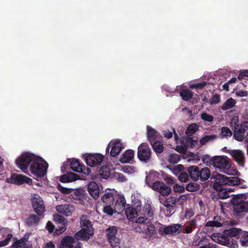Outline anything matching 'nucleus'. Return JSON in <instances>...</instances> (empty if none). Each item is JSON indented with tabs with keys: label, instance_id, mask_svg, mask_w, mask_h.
I'll return each mask as SVG.
<instances>
[{
	"label": "nucleus",
	"instance_id": "nucleus-50",
	"mask_svg": "<svg viewBox=\"0 0 248 248\" xmlns=\"http://www.w3.org/2000/svg\"><path fill=\"white\" fill-rule=\"evenodd\" d=\"M54 220L56 222L62 224L63 225L66 222L65 218L63 216L59 214L54 215Z\"/></svg>",
	"mask_w": 248,
	"mask_h": 248
},
{
	"label": "nucleus",
	"instance_id": "nucleus-46",
	"mask_svg": "<svg viewBox=\"0 0 248 248\" xmlns=\"http://www.w3.org/2000/svg\"><path fill=\"white\" fill-rule=\"evenodd\" d=\"M125 200L124 196L119 197V198L116 200L115 207L118 208L120 207L121 209H124L125 207Z\"/></svg>",
	"mask_w": 248,
	"mask_h": 248
},
{
	"label": "nucleus",
	"instance_id": "nucleus-17",
	"mask_svg": "<svg viewBox=\"0 0 248 248\" xmlns=\"http://www.w3.org/2000/svg\"><path fill=\"white\" fill-rule=\"evenodd\" d=\"M229 177L223 175L217 174L215 177V182L213 184L214 189H219L220 187H227L228 185Z\"/></svg>",
	"mask_w": 248,
	"mask_h": 248
},
{
	"label": "nucleus",
	"instance_id": "nucleus-14",
	"mask_svg": "<svg viewBox=\"0 0 248 248\" xmlns=\"http://www.w3.org/2000/svg\"><path fill=\"white\" fill-rule=\"evenodd\" d=\"M160 202L166 208L167 212L169 213L168 216H170L175 212V208L177 204L176 199L172 196L166 199L164 201L159 199Z\"/></svg>",
	"mask_w": 248,
	"mask_h": 248
},
{
	"label": "nucleus",
	"instance_id": "nucleus-27",
	"mask_svg": "<svg viewBox=\"0 0 248 248\" xmlns=\"http://www.w3.org/2000/svg\"><path fill=\"white\" fill-rule=\"evenodd\" d=\"M134 153L132 150H126L120 158V162L122 163H126L132 161L134 156Z\"/></svg>",
	"mask_w": 248,
	"mask_h": 248
},
{
	"label": "nucleus",
	"instance_id": "nucleus-23",
	"mask_svg": "<svg viewBox=\"0 0 248 248\" xmlns=\"http://www.w3.org/2000/svg\"><path fill=\"white\" fill-rule=\"evenodd\" d=\"M75 237L70 236L64 237L62 240L60 247V248H74V244L75 243Z\"/></svg>",
	"mask_w": 248,
	"mask_h": 248
},
{
	"label": "nucleus",
	"instance_id": "nucleus-60",
	"mask_svg": "<svg viewBox=\"0 0 248 248\" xmlns=\"http://www.w3.org/2000/svg\"><path fill=\"white\" fill-rule=\"evenodd\" d=\"M57 188L58 190L62 193L63 194H69L72 191V189L68 188L66 187H64L61 186L60 184H58L57 186Z\"/></svg>",
	"mask_w": 248,
	"mask_h": 248
},
{
	"label": "nucleus",
	"instance_id": "nucleus-41",
	"mask_svg": "<svg viewBox=\"0 0 248 248\" xmlns=\"http://www.w3.org/2000/svg\"><path fill=\"white\" fill-rule=\"evenodd\" d=\"M236 102L234 99L230 98L222 105L221 108L224 110H227L232 108L235 104Z\"/></svg>",
	"mask_w": 248,
	"mask_h": 248
},
{
	"label": "nucleus",
	"instance_id": "nucleus-53",
	"mask_svg": "<svg viewBox=\"0 0 248 248\" xmlns=\"http://www.w3.org/2000/svg\"><path fill=\"white\" fill-rule=\"evenodd\" d=\"M109 242L113 248H121V240L117 237L114 238V239H113L112 240H110Z\"/></svg>",
	"mask_w": 248,
	"mask_h": 248
},
{
	"label": "nucleus",
	"instance_id": "nucleus-7",
	"mask_svg": "<svg viewBox=\"0 0 248 248\" xmlns=\"http://www.w3.org/2000/svg\"><path fill=\"white\" fill-rule=\"evenodd\" d=\"M159 224L161 227L158 229V232L161 235H176L181 232L182 226L180 224H174L167 226H164L160 223Z\"/></svg>",
	"mask_w": 248,
	"mask_h": 248
},
{
	"label": "nucleus",
	"instance_id": "nucleus-1",
	"mask_svg": "<svg viewBox=\"0 0 248 248\" xmlns=\"http://www.w3.org/2000/svg\"><path fill=\"white\" fill-rule=\"evenodd\" d=\"M81 229L75 234L77 240H88L93 234V228L88 216L82 215L80 217Z\"/></svg>",
	"mask_w": 248,
	"mask_h": 248
},
{
	"label": "nucleus",
	"instance_id": "nucleus-24",
	"mask_svg": "<svg viewBox=\"0 0 248 248\" xmlns=\"http://www.w3.org/2000/svg\"><path fill=\"white\" fill-rule=\"evenodd\" d=\"M221 218L219 216H215L213 220H210L206 222L205 226L206 227L218 228L222 226L223 222Z\"/></svg>",
	"mask_w": 248,
	"mask_h": 248
},
{
	"label": "nucleus",
	"instance_id": "nucleus-54",
	"mask_svg": "<svg viewBox=\"0 0 248 248\" xmlns=\"http://www.w3.org/2000/svg\"><path fill=\"white\" fill-rule=\"evenodd\" d=\"M221 134L223 137H231L232 135V133L231 130L227 127L224 126L221 128Z\"/></svg>",
	"mask_w": 248,
	"mask_h": 248
},
{
	"label": "nucleus",
	"instance_id": "nucleus-61",
	"mask_svg": "<svg viewBox=\"0 0 248 248\" xmlns=\"http://www.w3.org/2000/svg\"><path fill=\"white\" fill-rule=\"evenodd\" d=\"M220 101V95L218 94H214L212 98L210 99V103L211 105L216 104L219 103Z\"/></svg>",
	"mask_w": 248,
	"mask_h": 248
},
{
	"label": "nucleus",
	"instance_id": "nucleus-56",
	"mask_svg": "<svg viewBox=\"0 0 248 248\" xmlns=\"http://www.w3.org/2000/svg\"><path fill=\"white\" fill-rule=\"evenodd\" d=\"M201 118L205 121L212 122L214 120L212 115L207 114L206 112H203L201 114Z\"/></svg>",
	"mask_w": 248,
	"mask_h": 248
},
{
	"label": "nucleus",
	"instance_id": "nucleus-48",
	"mask_svg": "<svg viewBox=\"0 0 248 248\" xmlns=\"http://www.w3.org/2000/svg\"><path fill=\"white\" fill-rule=\"evenodd\" d=\"M72 197L74 199L81 201L84 198V195L81 191L76 190L72 194Z\"/></svg>",
	"mask_w": 248,
	"mask_h": 248
},
{
	"label": "nucleus",
	"instance_id": "nucleus-26",
	"mask_svg": "<svg viewBox=\"0 0 248 248\" xmlns=\"http://www.w3.org/2000/svg\"><path fill=\"white\" fill-rule=\"evenodd\" d=\"M147 139L150 143H151L156 141L158 135L157 132L149 125L147 126Z\"/></svg>",
	"mask_w": 248,
	"mask_h": 248
},
{
	"label": "nucleus",
	"instance_id": "nucleus-28",
	"mask_svg": "<svg viewBox=\"0 0 248 248\" xmlns=\"http://www.w3.org/2000/svg\"><path fill=\"white\" fill-rule=\"evenodd\" d=\"M35 214L30 215L25 219V223L28 226L37 225L40 221V218Z\"/></svg>",
	"mask_w": 248,
	"mask_h": 248
},
{
	"label": "nucleus",
	"instance_id": "nucleus-51",
	"mask_svg": "<svg viewBox=\"0 0 248 248\" xmlns=\"http://www.w3.org/2000/svg\"><path fill=\"white\" fill-rule=\"evenodd\" d=\"M13 237V235L12 234H8L6 236V238L4 240L0 241V248H2L6 246H7L9 244V242L11 241Z\"/></svg>",
	"mask_w": 248,
	"mask_h": 248
},
{
	"label": "nucleus",
	"instance_id": "nucleus-47",
	"mask_svg": "<svg viewBox=\"0 0 248 248\" xmlns=\"http://www.w3.org/2000/svg\"><path fill=\"white\" fill-rule=\"evenodd\" d=\"M202 161L207 166L213 165L214 157H211L209 155H204L202 157Z\"/></svg>",
	"mask_w": 248,
	"mask_h": 248
},
{
	"label": "nucleus",
	"instance_id": "nucleus-64",
	"mask_svg": "<svg viewBox=\"0 0 248 248\" xmlns=\"http://www.w3.org/2000/svg\"><path fill=\"white\" fill-rule=\"evenodd\" d=\"M148 221H149V220H146L144 216L143 217H140L136 219V222L139 223V225H142L143 226L147 224Z\"/></svg>",
	"mask_w": 248,
	"mask_h": 248
},
{
	"label": "nucleus",
	"instance_id": "nucleus-9",
	"mask_svg": "<svg viewBox=\"0 0 248 248\" xmlns=\"http://www.w3.org/2000/svg\"><path fill=\"white\" fill-rule=\"evenodd\" d=\"M6 182L9 184H13L16 185H21L24 183L32 185V180L31 178L16 173H12L10 177L6 179Z\"/></svg>",
	"mask_w": 248,
	"mask_h": 248
},
{
	"label": "nucleus",
	"instance_id": "nucleus-45",
	"mask_svg": "<svg viewBox=\"0 0 248 248\" xmlns=\"http://www.w3.org/2000/svg\"><path fill=\"white\" fill-rule=\"evenodd\" d=\"M200 187V186L199 184L191 182L187 185V186H186V189L188 191L194 192L199 190Z\"/></svg>",
	"mask_w": 248,
	"mask_h": 248
},
{
	"label": "nucleus",
	"instance_id": "nucleus-29",
	"mask_svg": "<svg viewBox=\"0 0 248 248\" xmlns=\"http://www.w3.org/2000/svg\"><path fill=\"white\" fill-rule=\"evenodd\" d=\"M71 208H72V206H70L68 204H63L58 205L56 207V209L59 212L68 217L72 215Z\"/></svg>",
	"mask_w": 248,
	"mask_h": 248
},
{
	"label": "nucleus",
	"instance_id": "nucleus-32",
	"mask_svg": "<svg viewBox=\"0 0 248 248\" xmlns=\"http://www.w3.org/2000/svg\"><path fill=\"white\" fill-rule=\"evenodd\" d=\"M158 176V173L154 170L150 171L148 175L146 176L145 183L150 187H151L152 184L154 183Z\"/></svg>",
	"mask_w": 248,
	"mask_h": 248
},
{
	"label": "nucleus",
	"instance_id": "nucleus-33",
	"mask_svg": "<svg viewBox=\"0 0 248 248\" xmlns=\"http://www.w3.org/2000/svg\"><path fill=\"white\" fill-rule=\"evenodd\" d=\"M199 129V125L195 123H193L189 124L186 131V134L188 137L192 136L195 134Z\"/></svg>",
	"mask_w": 248,
	"mask_h": 248
},
{
	"label": "nucleus",
	"instance_id": "nucleus-20",
	"mask_svg": "<svg viewBox=\"0 0 248 248\" xmlns=\"http://www.w3.org/2000/svg\"><path fill=\"white\" fill-rule=\"evenodd\" d=\"M197 221L195 219H192L187 221L183 226V230L181 232L185 233H190L194 230L197 227Z\"/></svg>",
	"mask_w": 248,
	"mask_h": 248
},
{
	"label": "nucleus",
	"instance_id": "nucleus-52",
	"mask_svg": "<svg viewBox=\"0 0 248 248\" xmlns=\"http://www.w3.org/2000/svg\"><path fill=\"white\" fill-rule=\"evenodd\" d=\"M241 179L236 177H229L228 185H238L241 183Z\"/></svg>",
	"mask_w": 248,
	"mask_h": 248
},
{
	"label": "nucleus",
	"instance_id": "nucleus-4",
	"mask_svg": "<svg viewBox=\"0 0 248 248\" xmlns=\"http://www.w3.org/2000/svg\"><path fill=\"white\" fill-rule=\"evenodd\" d=\"M36 156L31 153H23L16 160L15 163L18 168L20 169L23 172L29 174L28 167L30 168L31 163L35 161Z\"/></svg>",
	"mask_w": 248,
	"mask_h": 248
},
{
	"label": "nucleus",
	"instance_id": "nucleus-49",
	"mask_svg": "<svg viewBox=\"0 0 248 248\" xmlns=\"http://www.w3.org/2000/svg\"><path fill=\"white\" fill-rule=\"evenodd\" d=\"M180 160V157L176 154H172L169 155V162L170 163L175 164Z\"/></svg>",
	"mask_w": 248,
	"mask_h": 248
},
{
	"label": "nucleus",
	"instance_id": "nucleus-21",
	"mask_svg": "<svg viewBox=\"0 0 248 248\" xmlns=\"http://www.w3.org/2000/svg\"><path fill=\"white\" fill-rule=\"evenodd\" d=\"M88 190L90 194L94 199L99 197V187L97 183L95 182H92L88 184Z\"/></svg>",
	"mask_w": 248,
	"mask_h": 248
},
{
	"label": "nucleus",
	"instance_id": "nucleus-40",
	"mask_svg": "<svg viewBox=\"0 0 248 248\" xmlns=\"http://www.w3.org/2000/svg\"><path fill=\"white\" fill-rule=\"evenodd\" d=\"M99 174L102 178L107 179L110 175V170L107 166H103L99 170Z\"/></svg>",
	"mask_w": 248,
	"mask_h": 248
},
{
	"label": "nucleus",
	"instance_id": "nucleus-38",
	"mask_svg": "<svg viewBox=\"0 0 248 248\" xmlns=\"http://www.w3.org/2000/svg\"><path fill=\"white\" fill-rule=\"evenodd\" d=\"M125 215L129 220H132L137 216L138 213L136 209L129 207L125 209Z\"/></svg>",
	"mask_w": 248,
	"mask_h": 248
},
{
	"label": "nucleus",
	"instance_id": "nucleus-62",
	"mask_svg": "<svg viewBox=\"0 0 248 248\" xmlns=\"http://www.w3.org/2000/svg\"><path fill=\"white\" fill-rule=\"evenodd\" d=\"M239 120V119L238 116H234L232 118L230 122V126L232 129L235 126L240 124H238Z\"/></svg>",
	"mask_w": 248,
	"mask_h": 248
},
{
	"label": "nucleus",
	"instance_id": "nucleus-31",
	"mask_svg": "<svg viewBox=\"0 0 248 248\" xmlns=\"http://www.w3.org/2000/svg\"><path fill=\"white\" fill-rule=\"evenodd\" d=\"M217 190L218 199H225L230 197L229 192H232L231 189L227 188V187H220L219 189H215Z\"/></svg>",
	"mask_w": 248,
	"mask_h": 248
},
{
	"label": "nucleus",
	"instance_id": "nucleus-30",
	"mask_svg": "<svg viewBox=\"0 0 248 248\" xmlns=\"http://www.w3.org/2000/svg\"><path fill=\"white\" fill-rule=\"evenodd\" d=\"M113 192L110 191L106 192L102 196V201L106 205H113L115 200Z\"/></svg>",
	"mask_w": 248,
	"mask_h": 248
},
{
	"label": "nucleus",
	"instance_id": "nucleus-3",
	"mask_svg": "<svg viewBox=\"0 0 248 248\" xmlns=\"http://www.w3.org/2000/svg\"><path fill=\"white\" fill-rule=\"evenodd\" d=\"M241 230L236 228H232L228 230H224V234L221 233H214L211 238L212 240L218 244L226 246L230 244V239L228 236L235 237L240 235Z\"/></svg>",
	"mask_w": 248,
	"mask_h": 248
},
{
	"label": "nucleus",
	"instance_id": "nucleus-63",
	"mask_svg": "<svg viewBox=\"0 0 248 248\" xmlns=\"http://www.w3.org/2000/svg\"><path fill=\"white\" fill-rule=\"evenodd\" d=\"M78 170L79 171H78V172L82 173L86 175H88L91 172V170L89 168L86 167L83 164L82 165Z\"/></svg>",
	"mask_w": 248,
	"mask_h": 248
},
{
	"label": "nucleus",
	"instance_id": "nucleus-2",
	"mask_svg": "<svg viewBox=\"0 0 248 248\" xmlns=\"http://www.w3.org/2000/svg\"><path fill=\"white\" fill-rule=\"evenodd\" d=\"M48 164L41 157L36 156L35 161H34L30 166V170L32 176L34 179L39 180L46 173L48 168Z\"/></svg>",
	"mask_w": 248,
	"mask_h": 248
},
{
	"label": "nucleus",
	"instance_id": "nucleus-34",
	"mask_svg": "<svg viewBox=\"0 0 248 248\" xmlns=\"http://www.w3.org/2000/svg\"><path fill=\"white\" fill-rule=\"evenodd\" d=\"M180 95L183 100L187 101L193 97V93L189 89H183L180 92Z\"/></svg>",
	"mask_w": 248,
	"mask_h": 248
},
{
	"label": "nucleus",
	"instance_id": "nucleus-22",
	"mask_svg": "<svg viewBox=\"0 0 248 248\" xmlns=\"http://www.w3.org/2000/svg\"><path fill=\"white\" fill-rule=\"evenodd\" d=\"M155 209L150 204H145L143 208V215L149 221L154 218Z\"/></svg>",
	"mask_w": 248,
	"mask_h": 248
},
{
	"label": "nucleus",
	"instance_id": "nucleus-43",
	"mask_svg": "<svg viewBox=\"0 0 248 248\" xmlns=\"http://www.w3.org/2000/svg\"><path fill=\"white\" fill-rule=\"evenodd\" d=\"M239 237H240V244L242 246H248V232H241Z\"/></svg>",
	"mask_w": 248,
	"mask_h": 248
},
{
	"label": "nucleus",
	"instance_id": "nucleus-39",
	"mask_svg": "<svg viewBox=\"0 0 248 248\" xmlns=\"http://www.w3.org/2000/svg\"><path fill=\"white\" fill-rule=\"evenodd\" d=\"M154 151L156 153V154H161L164 150L163 144L158 141H155L154 142L150 143Z\"/></svg>",
	"mask_w": 248,
	"mask_h": 248
},
{
	"label": "nucleus",
	"instance_id": "nucleus-36",
	"mask_svg": "<svg viewBox=\"0 0 248 248\" xmlns=\"http://www.w3.org/2000/svg\"><path fill=\"white\" fill-rule=\"evenodd\" d=\"M217 138V136L216 134L210 135H206L202 137L199 140L200 146H203L210 141H213L216 140Z\"/></svg>",
	"mask_w": 248,
	"mask_h": 248
},
{
	"label": "nucleus",
	"instance_id": "nucleus-10",
	"mask_svg": "<svg viewBox=\"0 0 248 248\" xmlns=\"http://www.w3.org/2000/svg\"><path fill=\"white\" fill-rule=\"evenodd\" d=\"M248 129V122L245 121L236 125L233 129V138L239 141H242L244 139V135Z\"/></svg>",
	"mask_w": 248,
	"mask_h": 248
},
{
	"label": "nucleus",
	"instance_id": "nucleus-13",
	"mask_svg": "<svg viewBox=\"0 0 248 248\" xmlns=\"http://www.w3.org/2000/svg\"><path fill=\"white\" fill-rule=\"evenodd\" d=\"M30 235V233H26L20 239H17L16 237L14 238V243L10 246V248H32L31 244L27 243Z\"/></svg>",
	"mask_w": 248,
	"mask_h": 248
},
{
	"label": "nucleus",
	"instance_id": "nucleus-11",
	"mask_svg": "<svg viewBox=\"0 0 248 248\" xmlns=\"http://www.w3.org/2000/svg\"><path fill=\"white\" fill-rule=\"evenodd\" d=\"M32 206L34 211L38 216H41L45 211L43 200L38 195H34L31 199Z\"/></svg>",
	"mask_w": 248,
	"mask_h": 248
},
{
	"label": "nucleus",
	"instance_id": "nucleus-55",
	"mask_svg": "<svg viewBox=\"0 0 248 248\" xmlns=\"http://www.w3.org/2000/svg\"><path fill=\"white\" fill-rule=\"evenodd\" d=\"M69 182L75 181L79 179V176L78 174L74 172H70L67 173Z\"/></svg>",
	"mask_w": 248,
	"mask_h": 248
},
{
	"label": "nucleus",
	"instance_id": "nucleus-15",
	"mask_svg": "<svg viewBox=\"0 0 248 248\" xmlns=\"http://www.w3.org/2000/svg\"><path fill=\"white\" fill-rule=\"evenodd\" d=\"M104 159V156L100 154L88 155L85 159L86 164L90 167L99 165Z\"/></svg>",
	"mask_w": 248,
	"mask_h": 248
},
{
	"label": "nucleus",
	"instance_id": "nucleus-12",
	"mask_svg": "<svg viewBox=\"0 0 248 248\" xmlns=\"http://www.w3.org/2000/svg\"><path fill=\"white\" fill-rule=\"evenodd\" d=\"M151 188L154 190L158 192L162 196L168 195L171 191L170 186L159 181H156L153 183Z\"/></svg>",
	"mask_w": 248,
	"mask_h": 248
},
{
	"label": "nucleus",
	"instance_id": "nucleus-57",
	"mask_svg": "<svg viewBox=\"0 0 248 248\" xmlns=\"http://www.w3.org/2000/svg\"><path fill=\"white\" fill-rule=\"evenodd\" d=\"M207 84V82L206 81H203L199 83H194L190 86L191 89H202Z\"/></svg>",
	"mask_w": 248,
	"mask_h": 248
},
{
	"label": "nucleus",
	"instance_id": "nucleus-25",
	"mask_svg": "<svg viewBox=\"0 0 248 248\" xmlns=\"http://www.w3.org/2000/svg\"><path fill=\"white\" fill-rule=\"evenodd\" d=\"M200 171L199 167L196 166H191L188 168V172L190 177L195 181L199 179Z\"/></svg>",
	"mask_w": 248,
	"mask_h": 248
},
{
	"label": "nucleus",
	"instance_id": "nucleus-42",
	"mask_svg": "<svg viewBox=\"0 0 248 248\" xmlns=\"http://www.w3.org/2000/svg\"><path fill=\"white\" fill-rule=\"evenodd\" d=\"M198 137H193L192 136L191 137H188L186 138V142L187 146L190 147V148H193L195 147L196 145L198 144Z\"/></svg>",
	"mask_w": 248,
	"mask_h": 248
},
{
	"label": "nucleus",
	"instance_id": "nucleus-37",
	"mask_svg": "<svg viewBox=\"0 0 248 248\" xmlns=\"http://www.w3.org/2000/svg\"><path fill=\"white\" fill-rule=\"evenodd\" d=\"M107 236L108 241L112 240L114 238H117L116 235L117 233V229L115 226L109 227L106 230Z\"/></svg>",
	"mask_w": 248,
	"mask_h": 248
},
{
	"label": "nucleus",
	"instance_id": "nucleus-18",
	"mask_svg": "<svg viewBox=\"0 0 248 248\" xmlns=\"http://www.w3.org/2000/svg\"><path fill=\"white\" fill-rule=\"evenodd\" d=\"M143 229L144 238L150 239L157 234L155 225L149 221H148L147 224L143 226Z\"/></svg>",
	"mask_w": 248,
	"mask_h": 248
},
{
	"label": "nucleus",
	"instance_id": "nucleus-6",
	"mask_svg": "<svg viewBox=\"0 0 248 248\" xmlns=\"http://www.w3.org/2000/svg\"><path fill=\"white\" fill-rule=\"evenodd\" d=\"M246 195L244 194H238L231 200V203L234 205L233 210L237 213L248 212V202H245Z\"/></svg>",
	"mask_w": 248,
	"mask_h": 248
},
{
	"label": "nucleus",
	"instance_id": "nucleus-19",
	"mask_svg": "<svg viewBox=\"0 0 248 248\" xmlns=\"http://www.w3.org/2000/svg\"><path fill=\"white\" fill-rule=\"evenodd\" d=\"M230 154L239 165L244 166L245 155L244 152L240 150H233L230 151Z\"/></svg>",
	"mask_w": 248,
	"mask_h": 248
},
{
	"label": "nucleus",
	"instance_id": "nucleus-16",
	"mask_svg": "<svg viewBox=\"0 0 248 248\" xmlns=\"http://www.w3.org/2000/svg\"><path fill=\"white\" fill-rule=\"evenodd\" d=\"M110 147H111V149L110 154V155L112 157L117 156L123 148V144L119 140L111 141L106 149V152H108Z\"/></svg>",
	"mask_w": 248,
	"mask_h": 248
},
{
	"label": "nucleus",
	"instance_id": "nucleus-8",
	"mask_svg": "<svg viewBox=\"0 0 248 248\" xmlns=\"http://www.w3.org/2000/svg\"><path fill=\"white\" fill-rule=\"evenodd\" d=\"M138 157L142 162L147 163L151 158L152 151L148 143H142L138 148Z\"/></svg>",
	"mask_w": 248,
	"mask_h": 248
},
{
	"label": "nucleus",
	"instance_id": "nucleus-59",
	"mask_svg": "<svg viewBox=\"0 0 248 248\" xmlns=\"http://www.w3.org/2000/svg\"><path fill=\"white\" fill-rule=\"evenodd\" d=\"M112 205H106L103 208V212L108 215L111 216L114 213V210L111 207Z\"/></svg>",
	"mask_w": 248,
	"mask_h": 248
},
{
	"label": "nucleus",
	"instance_id": "nucleus-5",
	"mask_svg": "<svg viewBox=\"0 0 248 248\" xmlns=\"http://www.w3.org/2000/svg\"><path fill=\"white\" fill-rule=\"evenodd\" d=\"M221 172L230 174L232 170L231 160L225 156H215L214 157L213 165Z\"/></svg>",
	"mask_w": 248,
	"mask_h": 248
},
{
	"label": "nucleus",
	"instance_id": "nucleus-35",
	"mask_svg": "<svg viewBox=\"0 0 248 248\" xmlns=\"http://www.w3.org/2000/svg\"><path fill=\"white\" fill-rule=\"evenodd\" d=\"M199 178L201 181H205L209 179L211 175L210 170L207 167L202 168L200 171Z\"/></svg>",
	"mask_w": 248,
	"mask_h": 248
},
{
	"label": "nucleus",
	"instance_id": "nucleus-58",
	"mask_svg": "<svg viewBox=\"0 0 248 248\" xmlns=\"http://www.w3.org/2000/svg\"><path fill=\"white\" fill-rule=\"evenodd\" d=\"M178 179L182 182H186L189 180V175L186 172H181L178 176Z\"/></svg>",
	"mask_w": 248,
	"mask_h": 248
},
{
	"label": "nucleus",
	"instance_id": "nucleus-44",
	"mask_svg": "<svg viewBox=\"0 0 248 248\" xmlns=\"http://www.w3.org/2000/svg\"><path fill=\"white\" fill-rule=\"evenodd\" d=\"M82 164H81L79 160L76 159H73L71 161L70 166L71 169L74 171H79L78 170L81 167Z\"/></svg>",
	"mask_w": 248,
	"mask_h": 248
}]
</instances>
